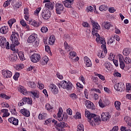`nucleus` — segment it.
<instances>
[{
    "mask_svg": "<svg viewBox=\"0 0 131 131\" xmlns=\"http://www.w3.org/2000/svg\"><path fill=\"white\" fill-rule=\"evenodd\" d=\"M101 48L103 49L104 53H107V48H106V43H102Z\"/></svg>",
    "mask_w": 131,
    "mask_h": 131,
    "instance_id": "nucleus-54",
    "label": "nucleus"
},
{
    "mask_svg": "<svg viewBox=\"0 0 131 131\" xmlns=\"http://www.w3.org/2000/svg\"><path fill=\"white\" fill-rule=\"evenodd\" d=\"M41 10V7H38L37 8L36 10H35L34 14L35 16H38V14H39V12H40V10Z\"/></svg>",
    "mask_w": 131,
    "mask_h": 131,
    "instance_id": "nucleus-45",
    "label": "nucleus"
},
{
    "mask_svg": "<svg viewBox=\"0 0 131 131\" xmlns=\"http://www.w3.org/2000/svg\"><path fill=\"white\" fill-rule=\"evenodd\" d=\"M94 36L96 37V41L97 43H100V45H103V43H106V41L104 38L101 37L99 34H96L94 35Z\"/></svg>",
    "mask_w": 131,
    "mask_h": 131,
    "instance_id": "nucleus-10",
    "label": "nucleus"
},
{
    "mask_svg": "<svg viewBox=\"0 0 131 131\" xmlns=\"http://www.w3.org/2000/svg\"><path fill=\"white\" fill-rule=\"evenodd\" d=\"M67 127V124L65 123L64 122H60V123L57 124V126H56V129L57 130H61L63 127Z\"/></svg>",
    "mask_w": 131,
    "mask_h": 131,
    "instance_id": "nucleus-19",
    "label": "nucleus"
},
{
    "mask_svg": "<svg viewBox=\"0 0 131 131\" xmlns=\"http://www.w3.org/2000/svg\"><path fill=\"white\" fill-rule=\"evenodd\" d=\"M47 117V113H43L42 114H39L38 117V119L42 120L45 119Z\"/></svg>",
    "mask_w": 131,
    "mask_h": 131,
    "instance_id": "nucleus-38",
    "label": "nucleus"
},
{
    "mask_svg": "<svg viewBox=\"0 0 131 131\" xmlns=\"http://www.w3.org/2000/svg\"><path fill=\"white\" fill-rule=\"evenodd\" d=\"M41 15L44 20H49V18L51 17V12L47 9L42 10Z\"/></svg>",
    "mask_w": 131,
    "mask_h": 131,
    "instance_id": "nucleus-9",
    "label": "nucleus"
},
{
    "mask_svg": "<svg viewBox=\"0 0 131 131\" xmlns=\"http://www.w3.org/2000/svg\"><path fill=\"white\" fill-rule=\"evenodd\" d=\"M10 2H11V0H7V1H6L3 5L4 8H6V7H9V6H10Z\"/></svg>",
    "mask_w": 131,
    "mask_h": 131,
    "instance_id": "nucleus-53",
    "label": "nucleus"
},
{
    "mask_svg": "<svg viewBox=\"0 0 131 131\" xmlns=\"http://www.w3.org/2000/svg\"><path fill=\"white\" fill-rule=\"evenodd\" d=\"M49 43L50 45H54V43H55V36H51L49 38Z\"/></svg>",
    "mask_w": 131,
    "mask_h": 131,
    "instance_id": "nucleus-37",
    "label": "nucleus"
},
{
    "mask_svg": "<svg viewBox=\"0 0 131 131\" xmlns=\"http://www.w3.org/2000/svg\"><path fill=\"white\" fill-rule=\"evenodd\" d=\"M100 120V116L95 114H92L91 116V118L90 119L89 122H98Z\"/></svg>",
    "mask_w": 131,
    "mask_h": 131,
    "instance_id": "nucleus-12",
    "label": "nucleus"
},
{
    "mask_svg": "<svg viewBox=\"0 0 131 131\" xmlns=\"http://www.w3.org/2000/svg\"><path fill=\"white\" fill-rule=\"evenodd\" d=\"M59 88L61 89L62 88V89H67V90H71L72 89V84L71 83V82L63 80L62 81L60 84L58 85Z\"/></svg>",
    "mask_w": 131,
    "mask_h": 131,
    "instance_id": "nucleus-3",
    "label": "nucleus"
},
{
    "mask_svg": "<svg viewBox=\"0 0 131 131\" xmlns=\"http://www.w3.org/2000/svg\"><path fill=\"white\" fill-rule=\"evenodd\" d=\"M20 113L23 115L24 116H26V117H29L30 116V112H29V111L24 108L20 110Z\"/></svg>",
    "mask_w": 131,
    "mask_h": 131,
    "instance_id": "nucleus-23",
    "label": "nucleus"
},
{
    "mask_svg": "<svg viewBox=\"0 0 131 131\" xmlns=\"http://www.w3.org/2000/svg\"><path fill=\"white\" fill-rule=\"evenodd\" d=\"M29 24L32 25V26H34V27H39V26L41 25V22L37 23L36 20L31 19V20L29 21Z\"/></svg>",
    "mask_w": 131,
    "mask_h": 131,
    "instance_id": "nucleus-18",
    "label": "nucleus"
},
{
    "mask_svg": "<svg viewBox=\"0 0 131 131\" xmlns=\"http://www.w3.org/2000/svg\"><path fill=\"white\" fill-rule=\"evenodd\" d=\"M17 55L21 61H24V60H25V57H24V54H23V52H19L17 53Z\"/></svg>",
    "mask_w": 131,
    "mask_h": 131,
    "instance_id": "nucleus-40",
    "label": "nucleus"
},
{
    "mask_svg": "<svg viewBox=\"0 0 131 131\" xmlns=\"http://www.w3.org/2000/svg\"><path fill=\"white\" fill-rule=\"evenodd\" d=\"M62 114H63V110L62 109V108L60 107L59 108L58 113H57V118H58V120H59V121H62V120H63V118H64V120H66V119H67V118H68L67 116H66V115H65V114H63V117H62Z\"/></svg>",
    "mask_w": 131,
    "mask_h": 131,
    "instance_id": "nucleus-7",
    "label": "nucleus"
},
{
    "mask_svg": "<svg viewBox=\"0 0 131 131\" xmlns=\"http://www.w3.org/2000/svg\"><path fill=\"white\" fill-rule=\"evenodd\" d=\"M29 43H33V46L36 48L39 45V39L37 38V34L34 33L31 35L27 40Z\"/></svg>",
    "mask_w": 131,
    "mask_h": 131,
    "instance_id": "nucleus-2",
    "label": "nucleus"
},
{
    "mask_svg": "<svg viewBox=\"0 0 131 131\" xmlns=\"http://www.w3.org/2000/svg\"><path fill=\"white\" fill-rule=\"evenodd\" d=\"M124 61L126 64H129L131 63V59L129 57H126L125 59H124Z\"/></svg>",
    "mask_w": 131,
    "mask_h": 131,
    "instance_id": "nucleus-59",
    "label": "nucleus"
},
{
    "mask_svg": "<svg viewBox=\"0 0 131 131\" xmlns=\"http://www.w3.org/2000/svg\"><path fill=\"white\" fill-rule=\"evenodd\" d=\"M106 54L107 53L104 52V51H102L101 52H99L97 54V56L99 57V58H103L106 56Z\"/></svg>",
    "mask_w": 131,
    "mask_h": 131,
    "instance_id": "nucleus-41",
    "label": "nucleus"
},
{
    "mask_svg": "<svg viewBox=\"0 0 131 131\" xmlns=\"http://www.w3.org/2000/svg\"><path fill=\"white\" fill-rule=\"evenodd\" d=\"M19 34L17 32H12V34L10 36V39L12 43L10 45V49L11 51H16V47L20 45L19 42Z\"/></svg>",
    "mask_w": 131,
    "mask_h": 131,
    "instance_id": "nucleus-1",
    "label": "nucleus"
},
{
    "mask_svg": "<svg viewBox=\"0 0 131 131\" xmlns=\"http://www.w3.org/2000/svg\"><path fill=\"white\" fill-rule=\"evenodd\" d=\"M84 60L85 62V64L87 67H92V63L91 59L89 58V57L85 56L84 57Z\"/></svg>",
    "mask_w": 131,
    "mask_h": 131,
    "instance_id": "nucleus-22",
    "label": "nucleus"
},
{
    "mask_svg": "<svg viewBox=\"0 0 131 131\" xmlns=\"http://www.w3.org/2000/svg\"><path fill=\"white\" fill-rule=\"evenodd\" d=\"M112 65L110 62H105L104 64L103 65V67L104 70L106 72H110L111 71V67Z\"/></svg>",
    "mask_w": 131,
    "mask_h": 131,
    "instance_id": "nucleus-11",
    "label": "nucleus"
},
{
    "mask_svg": "<svg viewBox=\"0 0 131 131\" xmlns=\"http://www.w3.org/2000/svg\"><path fill=\"white\" fill-rule=\"evenodd\" d=\"M30 58L33 63H37V62L40 61V55L37 53H34L31 55Z\"/></svg>",
    "mask_w": 131,
    "mask_h": 131,
    "instance_id": "nucleus-8",
    "label": "nucleus"
},
{
    "mask_svg": "<svg viewBox=\"0 0 131 131\" xmlns=\"http://www.w3.org/2000/svg\"><path fill=\"white\" fill-rule=\"evenodd\" d=\"M24 101H25V104H32V99L30 98L24 97Z\"/></svg>",
    "mask_w": 131,
    "mask_h": 131,
    "instance_id": "nucleus-35",
    "label": "nucleus"
},
{
    "mask_svg": "<svg viewBox=\"0 0 131 131\" xmlns=\"http://www.w3.org/2000/svg\"><path fill=\"white\" fill-rule=\"evenodd\" d=\"M87 108L88 109H91V110H95V105L91 102V103L89 104V106H87Z\"/></svg>",
    "mask_w": 131,
    "mask_h": 131,
    "instance_id": "nucleus-50",
    "label": "nucleus"
},
{
    "mask_svg": "<svg viewBox=\"0 0 131 131\" xmlns=\"http://www.w3.org/2000/svg\"><path fill=\"white\" fill-rule=\"evenodd\" d=\"M77 131H84L83 125L82 124H79L77 126Z\"/></svg>",
    "mask_w": 131,
    "mask_h": 131,
    "instance_id": "nucleus-42",
    "label": "nucleus"
},
{
    "mask_svg": "<svg viewBox=\"0 0 131 131\" xmlns=\"http://www.w3.org/2000/svg\"><path fill=\"white\" fill-rule=\"evenodd\" d=\"M23 105H25V102L24 98H23L22 100L18 102V106L19 107H21V106H23Z\"/></svg>",
    "mask_w": 131,
    "mask_h": 131,
    "instance_id": "nucleus-56",
    "label": "nucleus"
},
{
    "mask_svg": "<svg viewBox=\"0 0 131 131\" xmlns=\"http://www.w3.org/2000/svg\"><path fill=\"white\" fill-rule=\"evenodd\" d=\"M101 117L103 121H108V120L110 119V115L109 113H102Z\"/></svg>",
    "mask_w": 131,
    "mask_h": 131,
    "instance_id": "nucleus-14",
    "label": "nucleus"
},
{
    "mask_svg": "<svg viewBox=\"0 0 131 131\" xmlns=\"http://www.w3.org/2000/svg\"><path fill=\"white\" fill-rule=\"evenodd\" d=\"M99 10L101 12L103 11H107V10H108V7H107L106 5H101L99 7Z\"/></svg>",
    "mask_w": 131,
    "mask_h": 131,
    "instance_id": "nucleus-43",
    "label": "nucleus"
},
{
    "mask_svg": "<svg viewBox=\"0 0 131 131\" xmlns=\"http://www.w3.org/2000/svg\"><path fill=\"white\" fill-rule=\"evenodd\" d=\"M98 103H99V106L101 108H104V107H106V105L105 104V103H103V102H102V100L100 99Z\"/></svg>",
    "mask_w": 131,
    "mask_h": 131,
    "instance_id": "nucleus-55",
    "label": "nucleus"
},
{
    "mask_svg": "<svg viewBox=\"0 0 131 131\" xmlns=\"http://www.w3.org/2000/svg\"><path fill=\"white\" fill-rule=\"evenodd\" d=\"M31 94L33 95V98H39V94L36 92H31Z\"/></svg>",
    "mask_w": 131,
    "mask_h": 131,
    "instance_id": "nucleus-48",
    "label": "nucleus"
},
{
    "mask_svg": "<svg viewBox=\"0 0 131 131\" xmlns=\"http://www.w3.org/2000/svg\"><path fill=\"white\" fill-rule=\"evenodd\" d=\"M114 76H117V77H121V74L118 72L114 73Z\"/></svg>",
    "mask_w": 131,
    "mask_h": 131,
    "instance_id": "nucleus-61",
    "label": "nucleus"
},
{
    "mask_svg": "<svg viewBox=\"0 0 131 131\" xmlns=\"http://www.w3.org/2000/svg\"><path fill=\"white\" fill-rule=\"evenodd\" d=\"M8 31H9V28L7 26H3L0 29V32L2 34H6L8 33Z\"/></svg>",
    "mask_w": 131,
    "mask_h": 131,
    "instance_id": "nucleus-27",
    "label": "nucleus"
},
{
    "mask_svg": "<svg viewBox=\"0 0 131 131\" xmlns=\"http://www.w3.org/2000/svg\"><path fill=\"white\" fill-rule=\"evenodd\" d=\"M46 109L49 111V112H53L54 111V106L53 105H50L49 103H47L46 105Z\"/></svg>",
    "mask_w": 131,
    "mask_h": 131,
    "instance_id": "nucleus-31",
    "label": "nucleus"
},
{
    "mask_svg": "<svg viewBox=\"0 0 131 131\" xmlns=\"http://www.w3.org/2000/svg\"><path fill=\"white\" fill-rule=\"evenodd\" d=\"M87 108L88 109H91V110H95V105L91 102V103L89 104V106H87Z\"/></svg>",
    "mask_w": 131,
    "mask_h": 131,
    "instance_id": "nucleus-49",
    "label": "nucleus"
},
{
    "mask_svg": "<svg viewBox=\"0 0 131 131\" xmlns=\"http://www.w3.org/2000/svg\"><path fill=\"white\" fill-rule=\"evenodd\" d=\"M70 56H71V57H75V56H76V53L74 51H71L70 52Z\"/></svg>",
    "mask_w": 131,
    "mask_h": 131,
    "instance_id": "nucleus-62",
    "label": "nucleus"
},
{
    "mask_svg": "<svg viewBox=\"0 0 131 131\" xmlns=\"http://www.w3.org/2000/svg\"><path fill=\"white\" fill-rule=\"evenodd\" d=\"M49 31V29H48V27H42L41 28V32L42 33H47Z\"/></svg>",
    "mask_w": 131,
    "mask_h": 131,
    "instance_id": "nucleus-44",
    "label": "nucleus"
},
{
    "mask_svg": "<svg viewBox=\"0 0 131 131\" xmlns=\"http://www.w3.org/2000/svg\"><path fill=\"white\" fill-rule=\"evenodd\" d=\"M7 45V39L5 37H2L0 38V46L2 48H5Z\"/></svg>",
    "mask_w": 131,
    "mask_h": 131,
    "instance_id": "nucleus-25",
    "label": "nucleus"
},
{
    "mask_svg": "<svg viewBox=\"0 0 131 131\" xmlns=\"http://www.w3.org/2000/svg\"><path fill=\"white\" fill-rule=\"evenodd\" d=\"M115 90L117 91V92H123L125 90V86L124 84L122 82L117 83L114 86Z\"/></svg>",
    "mask_w": 131,
    "mask_h": 131,
    "instance_id": "nucleus-6",
    "label": "nucleus"
},
{
    "mask_svg": "<svg viewBox=\"0 0 131 131\" xmlns=\"http://www.w3.org/2000/svg\"><path fill=\"white\" fill-rule=\"evenodd\" d=\"M126 91L128 93H131V84L130 83H126Z\"/></svg>",
    "mask_w": 131,
    "mask_h": 131,
    "instance_id": "nucleus-47",
    "label": "nucleus"
},
{
    "mask_svg": "<svg viewBox=\"0 0 131 131\" xmlns=\"http://www.w3.org/2000/svg\"><path fill=\"white\" fill-rule=\"evenodd\" d=\"M18 91L21 93V94H23L25 96L27 95V91H26V89H25V88H24L23 86H19Z\"/></svg>",
    "mask_w": 131,
    "mask_h": 131,
    "instance_id": "nucleus-26",
    "label": "nucleus"
},
{
    "mask_svg": "<svg viewBox=\"0 0 131 131\" xmlns=\"http://www.w3.org/2000/svg\"><path fill=\"white\" fill-rule=\"evenodd\" d=\"M0 98L5 99V100H9V99H11V96H7V95L3 93L0 94Z\"/></svg>",
    "mask_w": 131,
    "mask_h": 131,
    "instance_id": "nucleus-39",
    "label": "nucleus"
},
{
    "mask_svg": "<svg viewBox=\"0 0 131 131\" xmlns=\"http://www.w3.org/2000/svg\"><path fill=\"white\" fill-rule=\"evenodd\" d=\"M48 62H49V58L48 56L43 57L40 61V63L41 65H47V64H48Z\"/></svg>",
    "mask_w": 131,
    "mask_h": 131,
    "instance_id": "nucleus-24",
    "label": "nucleus"
},
{
    "mask_svg": "<svg viewBox=\"0 0 131 131\" xmlns=\"http://www.w3.org/2000/svg\"><path fill=\"white\" fill-rule=\"evenodd\" d=\"M8 121L13 125H18L19 124V120L14 117H11L8 119Z\"/></svg>",
    "mask_w": 131,
    "mask_h": 131,
    "instance_id": "nucleus-17",
    "label": "nucleus"
},
{
    "mask_svg": "<svg viewBox=\"0 0 131 131\" xmlns=\"http://www.w3.org/2000/svg\"><path fill=\"white\" fill-rule=\"evenodd\" d=\"M28 85L30 88H32V89H34L35 88H36V84H35V83H34V81L28 82Z\"/></svg>",
    "mask_w": 131,
    "mask_h": 131,
    "instance_id": "nucleus-36",
    "label": "nucleus"
},
{
    "mask_svg": "<svg viewBox=\"0 0 131 131\" xmlns=\"http://www.w3.org/2000/svg\"><path fill=\"white\" fill-rule=\"evenodd\" d=\"M73 2H74V0H66L63 2V4L66 8H71V5L73 4Z\"/></svg>",
    "mask_w": 131,
    "mask_h": 131,
    "instance_id": "nucleus-21",
    "label": "nucleus"
},
{
    "mask_svg": "<svg viewBox=\"0 0 131 131\" xmlns=\"http://www.w3.org/2000/svg\"><path fill=\"white\" fill-rule=\"evenodd\" d=\"M86 12H87V13H89V12H94V7L92 6L87 7Z\"/></svg>",
    "mask_w": 131,
    "mask_h": 131,
    "instance_id": "nucleus-51",
    "label": "nucleus"
},
{
    "mask_svg": "<svg viewBox=\"0 0 131 131\" xmlns=\"http://www.w3.org/2000/svg\"><path fill=\"white\" fill-rule=\"evenodd\" d=\"M8 111L9 110H8V109H2L1 112L4 113L2 117H8V116H10V113H9Z\"/></svg>",
    "mask_w": 131,
    "mask_h": 131,
    "instance_id": "nucleus-29",
    "label": "nucleus"
},
{
    "mask_svg": "<svg viewBox=\"0 0 131 131\" xmlns=\"http://www.w3.org/2000/svg\"><path fill=\"white\" fill-rule=\"evenodd\" d=\"M9 59L11 62H16L18 59V56H17V53H14L12 54L9 55Z\"/></svg>",
    "mask_w": 131,
    "mask_h": 131,
    "instance_id": "nucleus-20",
    "label": "nucleus"
},
{
    "mask_svg": "<svg viewBox=\"0 0 131 131\" xmlns=\"http://www.w3.org/2000/svg\"><path fill=\"white\" fill-rule=\"evenodd\" d=\"M131 53V50L129 48H125L123 50V55L124 56H128Z\"/></svg>",
    "mask_w": 131,
    "mask_h": 131,
    "instance_id": "nucleus-30",
    "label": "nucleus"
},
{
    "mask_svg": "<svg viewBox=\"0 0 131 131\" xmlns=\"http://www.w3.org/2000/svg\"><path fill=\"white\" fill-rule=\"evenodd\" d=\"M119 60L120 62V67L121 69H124V67H125V64L123 61H124V58H123V56L122 55H120L119 57Z\"/></svg>",
    "mask_w": 131,
    "mask_h": 131,
    "instance_id": "nucleus-16",
    "label": "nucleus"
},
{
    "mask_svg": "<svg viewBox=\"0 0 131 131\" xmlns=\"http://www.w3.org/2000/svg\"><path fill=\"white\" fill-rule=\"evenodd\" d=\"M19 76H20V73H16L13 76V78L15 80H18V78H19Z\"/></svg>",
    "mask_w": 131,
    "mask_h": 131,
    "instance_id": "nucleus-57",
    "label": "nucleus"
},
{
    "mask_svg": "<svg viewBox=\"0 0 131 131\" xmlns=\"http://www.w3.org/2000/svg\"><path fill=\"white\" fill-rule=\"evenodd\" d=\"M111 26V24L110 23L105 22L104 23V27L105 29L109 30L110 29V27Z\"/></svg>",
    "mask_w": 131,
    "mask_h": 131,
    "instance_id": "nucleus-52",
    "label": "nucleus"
},
{
    "mask_svg": "<svg viewBox=\"0 0 131 131\" xmlns=\"http://www.w3.org/2000/svg\"><path fill=\"white\" fill-rule=\"evenodd\" d=\"M49 90H50L51 92L55 95L58 94V88L54 84H51L50 85Z\"/></svg>",
    "mask_w": 131,
    "mask_h": 131,
    "instance_id": "nucleus-13",
    "label": "nucleus"
},
{
    "mask_svg": "<svg viewBox=\"0 0 131 131\" xmlns=\"http://www.w3.org/2000/svg\"><path fill=\"white\" fill-rule=\"evenodd\" d=\"M55 11L57 15H61L64 10V6L62 3H56L55 4Z\"/></svg>",
    "mask_w": 131,
    "mask_h": 131,
    "instance_id": "nucleus-5",
    "label": "nucleus"
},
{
    "mask_svg": "<svg viewBox=\"0 0 131 131\" xmlns=\"http://www.w3.org/2000/svg\"><path fill=\"white\" fill-rule=\"evenodd\" d=\"M92 115H93V114L91 113L89 111L85 110V117H87L88 118L89 121L91 120V118H92Z\"/></svg>",
    "mask_w": 131,
    "mask_h": 131,
    "instance_id": "nucleus-34",
    "label": "nucleus"
},
{
    "mask_svg": "<svg viewBox=\"0 0 131 131\" xmlns=\"http://www.w3.org/2000/svg\"><path fill=\"white\" fill-rule=\"evenodd\" d=\"M70 97L72 100H76V99H77L78 98L77 95L75 93H72L71 95H70Z\"/></svg>",
    "mask_w": 131,
    "mask_h": 131,
    "instance_id": "nucleus-46",
    "label": "nucleus"
},
{
    "mask_svg": "<svg viewBox=\"0 0 131 131\" xmlns=\"http://www.w3.org/2000/svg\"><path fill=\"white\" fill-rule=\"evenodd\" d=\"M121 131H131L129 128H126L125 126H121Z\"/></svg>",
    "mask_w": 131,
    "mask_h": 131,
    "instance_id": "nucleus-58",
    "label": "nucleus"
},
{
    "mask_svg": "<svg viewBox=\"0 0 131 131\" xmlns=\"http://www.w3.org/2000/svg\"><path fill=\"white\" fill-rule=\"evenodd\" d=\"M110 131H118V126H114L112 128V129H111Z\"/></svg>",
    "mask_w": 131,
    "mask_h": 131,
    "instance_id": "nucleus-64",
    "label": "nucleus"
},
{
    "mask_svg": "<svg viewBox=\"0 0 131 131\" xmlns=\"http://www.w3.org/2000/svg\"><path fill=\"white\" fill-rule=\"evenodd\" d=\"M121 105V102L118 101H116L114 103V106L117 110H121L120 105Z\"/></svg>",
    "mask_w": 131,
    "mask_h": 131,
    "instance_id": "nucleus-33",
    "label": "nucleus"
},
{
    "mask_svg": "<svg viewBox=\"0 0 131 131\" xmlns=\"http://www.w3.org/2000/svg\"><path fill=\"white\" fill-rule=\"evenodd\" d=\"M91 23L93 25V29H92V34L93 35H95L96 34H98V31L101 28L99 24L96 22H95L94 20H92Z\"/></svg>",
    "mask_w": 131,
    "mask_h": 131,
    "instance_id": "nucleus-4",
    "label": "nucleus"
},
{
    "mask_svg": "<svg viewBox=\"0 0 131 131\" xmlns=\"http://www.w3.org/2000/svg\"><path fill=\"white\" fill-rule=\"evenodd\" d=\"M45 7L47 9H49L50 11H52V10H54V4L53 3H46Z\"/></svg>",
    "mask_w": 131,
    "mask_h": 131,
    "instance_id": "nucleus-28",
    "label": "nucleus"
},
{
    "mask_svg": "<svg viewBox=\"0 0 131 131\" xmlns=\"http://www.w3.org/2000/svg\"><path fill=\"white\" fill-rule=\"evenodd\" d=\"M96 76H98L101 80H105V77H104V76L99 74H97Z\"/></svg>",
    "mask_w": 131,
    "mask_h": 131,
    "instance_id": "nucleus-60",
    "label": "nucleus"
},
{
    "mask_svg": "<svg viewBox=\"0 0 131 131\" xmlns=\"http://www.w3.org/2000/svg\"><path fill=\"white\" fill-rule=\"evenodd\" d=\"M2 75L5 78H9L12 77V72L8 70H3Z\"/></svg>",
    "mask_w": 131,
    "mask_h": 131,
    "instance_id": "nucleus-15",
    "label": "nucleus"
},
{
    "mask_svg": "<svg viewBox=\"0 0 131 131\" xmlns=\"http://www.w3.org/2000/svg\"><path fill=\"white\" fill-rule=\"evenodd\" d=\"M64 48L66 51L67 52H70L71 46L68 45V43L66 41L64 42Z\"/></svg>",
    "mask_w": 131,
    "mask_h": 131,
    "instance_id": "nucleus-32",
    "label": "nucleus"
},
{
    "mask_svg": "<svg viewBox=\"0 0 131 131\" xmlns=\"http://www.w3.org/2000/svg\"><path fill=\"white\" fill-rule=\"evenodd\" d=\"M103 102L104 103L105 106L107 105H109V104H110V101H109V100L105 99L103 100Z\"/></svg>",
    "mask_w": 131,
    "mask_h": 131,
    "instance_id": "nucleus-63",
    "label": "nucleus"
}]
</instances>
